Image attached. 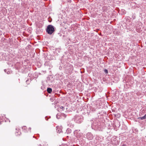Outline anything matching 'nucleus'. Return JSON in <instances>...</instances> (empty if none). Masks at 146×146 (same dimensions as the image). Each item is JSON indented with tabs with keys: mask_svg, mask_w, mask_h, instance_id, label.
I'll return each mask as SVG.
<instances>
[{
	"mask_svg": "<svg viewBox=\"0 0 146 146\" xmlns=\"http://www.w3.org/2000/svg\"><path fill=\"white\" fill-rule=\"evenodd\" d=\"M31 127H29V130H31Z\"/></svg>",
	"mask_w": 146,
	"mask_h": 146,
	"instance_id": "nucleus-25",
	"label": "nucleus"
},
{
	"mask_svg": "<svg viewBox=\"0 0 146 146\" xmlns=\"http://www.w3.org/2000/svg\"><path fill=\"white\" fill-rule=\"evenodd\" d=\"M102 105V103L100 101H98L97 102L96 104V109H100L101 108V106Z\"/></svg>",
	"mask_w": 146,
	"mask_h": 146,
	"instance_id": "nucleus-6",
	"label": "nucleus"
},
{
	"mask_svg": "<svg viewBox=\"0 0 146 146\" xmlns=\"http://www.w3.org/2000/svg\"><path fill=\"white\" fill-rule=\"evenodd\" d=\"M31 78H28V79L26 81V82L27 84H29L31 82Z\"/></svg>",
	"mask_w": 146,
	"mask_h": 146,
	"instance_id": "nucleus-14",
	"label": "nucleus"
},
{
	"mask_svg": "<svg viewBox=\"0 0 146 146\" xmlns=\"http://www.w3.org/2000/svg\"><path fill=\"white\" fill-rule=\"evenodd\" d=\"M57 131L58 133H60L62 131V130L61 127H56Z\"/></svg>",
	"mask_w": 146,
	"mask_h": 146,
	"instance_id": "nucleus-9",
	"label": "nucleus"
},
{
	"mask_svg": "<svg viewBox=\"0 0 146 146\" xmlns=\"http://www.w3.org/2000/svg\"><path fill=\"white\" fill-rule=\"evenodd\" d=\"M6 71H7V70H6V69H5V70H4V71H5V72H6Z\"/></svg>",
	"mask_w": 146,
	"mask_h": 146,
	"instance_id": "nucleus-27",
	"label": "nucleus"
},
{
	"mask_svg": "<svg viewBox=\"0 0 146 146\" xmlns=\"http://www.w3.org/2000/svg\"><path fill=\"white\" fill-rule=\"evenodd\" d=\"M23 129L25 130L26 129V126H23L22 127Z\"/></svg>",
	"mask_w": 146,
	"mask_h": 146,
	"instance_id": "nucleus-21",
	"label": "nucleus"
},
{
	"mask_svg": "<svg viewBox=\"0 0 146 146\" xmlns=\"http://www.w3.org/2000/svg\"><path fill=\"white\" fill-rule=\"evenodd\" d=\"M17 133H18V134H17L16 133V135H17V136L18 135H20V133H21V132H20V131H18V132H17Z\"/></svg>",
	"mask_w": 146,
	"mask_h": 146,
	"instance_id": "nucleus-20",
	"label": "nucleus"
},
{
	"mask_svg": "<svg viewBox=\"0 0 146 146\" xmlns=\"http://www.w3.org/2000/svg\"><path fill=\"white\" fill-rule=\"evenodd\" d=\"M104 72L106 74H107L108 73V70L106 69H104Z\"/></svg>",
	"mask_w": 146,
	"mask_h": 146,
	"instance_id": "nucleus-17",
	"label": "nucleus"
},
{
	"mask_svg": "<svg viewBox=\"0 0 146 146\" xmlns=\"http://www.w3.org/2000/svg\"><path fill=\"white\" fill-rule=\"evenodd\" d=\"M86 138L88 140H91L94 138L93 135L91 133H88L86 135Z\"/></svg>",
	"mask_w": 146,
	"mask_h": 146,
	"instance_id": "nucleus-5",
	"label": "nucleus"
},
{
	"mask_svg": "<svg viewBox=\"0 0 146 146\" xmlns=\"http://www.w3.org/2000/svg\"><path fill=\"white\" fill-rule=\"evenodd\" d=\"M75 121L78 123H80L83 120V117L80 115H76L74 118Z\"/></svg>",
	"mask_w": 146,
	"mask_h": 146,
	"instance_id": "nucleus-3",
	"label": "nucleus"
},
{
	"mask_svg": "<svg viewBox=\"0 0 146 146\" xmlns=\"http://www.w3.org/2000/svg\"><path fill=\"white\" fill-rule=\"evenodd\" d=\"M93 122H92V129L94 130H100L101 128L100 123L97 120L92 121Z\"/></svg>",
	"mask_w": 146,
	"mask_h": 146,
	"instance_id": "nucleus-1",
	"label": "nucleus"
},
{
	"mask_svg": "<svg viewBox=\"0 0 146 146\" xmlns=\"http://www.w3.org/2000/svg\"><path fill=\"white\" fill-rule=\"evenodd\" d=\"M75 135L78 139L80 138L82 135V134L80 132V130H76L74 132Z\"/></svg>",
	"mask_w": 146,
	"mask_h": 146,
	"instance_id": "nucleus-4",
	"label": "nucleus"
},
{
	"mask_svg": "<svg viewBox=\"0 0 146 146\" xmlns=\"http://www.w3.org/2000/svg\"><path fill=\"white\" fill-rule=\"evenodd\" d=\"M5 59L4 54L2 53H0V61L4 60Z\"/></svg>",
	"mask_w": 146,
	"mask_h": 146,
	"instance_id": "nucleus-8",
	"label": "nucleus"
},
{
	"mask_svg": "<svg viewBox=\"0 0 146 146\" xmlns=\"http://www.w3.org/2000/svg\"><path fill=\"white\" fill-rule=\"evenodd\" d=\"M56 117L57 119H59L61 118V117L60 115V113L57 114L56 115Z\"/></svg>",
	"mask_w": 146,
	"mask_h": 146,
	"instance_id": "nucleus-15",
	"label": "nucleus"
},
{
	"mask_svg": "<svg viewBox=\"0 0 146 146\" xmlns=\"http://www.w3.org/2000/svg\"><path fill=\"white\" fill-rule=\"evenodd\" d=\"M54 31V27L52 25H49L47 26L46 31L48 34L51 35Z\"/></svg>",
	"mask_w": 146,
	"mask_h": 146,
	"instance_id": "nucleus-2",
	"label": "nucleus"
},
{
	"mask_svg": "<svg viewBox=\"0 0 146 146\" xmlns=\"http://www.w3.org/2000/svg\"><path fill=\"white\" fill-rule=\"evenodd\" d=\"M8 72H8H7V74H9V73Z\"/></svg>",
	"mask_w": 146,
	"mask_h": 146,
	"instance_id": "nucleus-28",
	"label": "nucleus"
},
{
	"mask_svg": "<svg viewBox=\"0 0 146 146\" xmlns=\"http://www.w3.org/2000/svg\"><path fill=\"white\" fill-rule=\"evenodd\" d=\"M95 110H96V109L95 108H92V110L93 111H94Z\"/></svg>",
	"mask_w": 146,
	"mask_h": 146,
	"instance_id": "nucleus-22",
	"label": "nucleus"
},
{
	"mask_svg": "<svg viewBox=\"0 0 146 146\" xmlns=\"http://www.w3.org/2000/svg\"><path fill=\"white\" fill-rule=\"evenodd\" d=\"M31 75V74H29V77H30V75Z\"/></svg>",
	"mask_w": 146,
	"mask_h": 146,
	"instance_id": "nucleus-26",
	"label": "nucleus"
},
{
	"mask_svg": "<svg viewBox=\"0 0 146 146\" xmlns=\"http://www.w3.org/2000/svg\"><path fill=\"white\" fill-rule=\"evenodd\" d=\"M146 114L143 117H139L138 118V119H141V120H143L144 119H145L146 118Z\"/></svg>",
	"mask_w": 146,
	"mask_h": 146,
	"instance_id": "nucleus-11",
	"label": "nucleus"
},
{
	"mask_svg": "<svg viewBox=\"0 0 146 146\" xmlns=\"http://www.w3.org/2000/svg\"><path fill=\"white\" fill-rule=\"evenodd\" d=\"M71 130L69 128H68L66 130V133L67 134L70 133L71 132Z\"/></svg>",
	"mask_w": 146,
	"mask_h": 146,
	"instance_id": "nucleus-13",
	"label": "nucleus"
},
{
	"mask_svg": "<svg viewBox=\"0 0 146 146\" xmlns=\"http://www.w3.org/2000/svg\"><path fill=\"white\" fill-rule=\"evenodd\" d=\"M129 25H133L134 27L136 26V25H134V24H133L132 23H130L129 24Z\"/></svg>",
	"mask_w": 146,
	"mask_h": 146,
	"instance_id": "nucleus-18",
	"label": "nucleus"
},
{
	"mask_svg": "<svg viewBox=\"0 0 146 146\" xmlns=\"http://www.w3.org/2000/svg\"><path fill=\"white\" fill-rule=\"evenodd\" d=\"M122 146H127V145L125 144H123L122 145Z\"/></svg>",
	"mask_w": 146,
	"mask_h": 146,
	"instance_id": "nucleus-24",
	"label": "nucleus"
},
{
	"mask_svg": "<svg viewBox=\"0 0 146 146\" xmlns=\"http://www.w3.org/2000/svg\"><path fill=\"white\" fill-rule=\"evenodd\" d=\"M61 118L64 119L66 116V115L64 113H60Z\"/></svg>",
	"mask_w": 146,
	"mask_h": 146,
	"instance_id": "nucleus-10",
	"label": "nucleus"
},
{
	"mask_svg": "<svg viewBox=\"0 0 146 146\" xmlns=\"http://www.w3.org/2000/svg\"><path fill=\"white\" fill-rule=\"evenodd\" d=\"M119 14L124 15L126 13V11L125 10H117Z\"/></svg>",
	"mask_w": 146,
	"mask_h": 146,
	"instance_id": "nucleus-7",
	"label": "nucleus"
},
{
	"mask_svg": "<svg viewBox=\"0 0 146 146\" xmlns=\"http://www.w3.org/2000/svg\"><path fill=\"white\" fill-rule=\"evenodd\" d=\"M47 92L49 93H51L52 92V89L50 88H48L47 90Z\"/></svg>",
	"mask_w": 146,
	"mask_h": 146,
	"instance_id": "nucleus-12",
	"label": "nucleus"
},
{
	"mask_svg": "<svg viewBox=\"0 0 146 146\" xmlns=\"http://www.w3.org/2000/svg\"><path fill=\"white\" fill-rule=\"evenodd\" d=\"M60 109L62 110L63 111L64 109V108L62 106H61L60 107Z\"/></svg>",
	"mask_w": 146,
	"mask_h": 146,
	"instance_id": "nucleus-19",
	"label": "nucleus"
},
{
	"mask_svg": "<svg viewBox=\"0 0 146 146\" xmlns=\"http://www.w3.org/2000/svg\"><path fill=\"white\" fill-rule=\"evenodd\" d=\"M134 4H135V3H131V5H133Z\"/></svg>",
	"mask_w": 146,
	"mask_h": 146,
	"instance_id": "nucleus-23",
	"label": "nucleus"
},
{
	"mask_svg": "<svg viewBox=\"0 0 146 146\" xmlns=\"http://www.w3.org/2000/svg\"><path fill=\"white\" fill-rule=\"evenodd\" d=\"M135 18V15H133L132 16V18H131V19H134Z\"/></svg>",
	"mask_w": 146,
	"mask_h": 146,
	"instance_id": "nucleus-16",
	"label": "nucleus"
}]
</instances>
